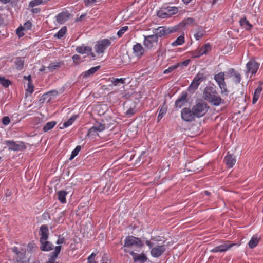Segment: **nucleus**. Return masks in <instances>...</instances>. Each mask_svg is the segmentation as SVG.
Returning a JSON list of instances; mask_svg holds the SVG:
<instances>
[{
	"label": "nucleus",
	"mask_w": 263,
	"mask_h": 263,
	"mask_svg": "<svg viewBox=\"0 0 263 263\" xmlns=\"http://www.w3.org/2000/svg\"><path fill=\"white\" fill-rule=\"evenodd\" d=\"M203 98L214 106L220 105L223 101L216 90L212 87H206L204 89Z\"/></svg>",
	"instance_id": "1"
},
{
	"label": "nucleus",
	"mask_w": 263,
	"mask_h": 263,
	"mask_svg": "<svg viewBox=\"0 0 263 263\" xmlns=\"http://www.w3.org/2000/svg\"><path fill=\"white\" fill-rule=\"evenodd\" d=\"M178 12V8L177 7L167 6L163 7L157 11V16L161 18H166L171 17Z\"/></svg>",
	"instance_id": "2"
},
{
	"label": "nucleus",
	"mask_w": 263,
	"mask_h": 263,
	"mask_svg": "<svg viewBox=\"0 0 263 263\" xmlns=\"http://www.w3.org/2000/svg\"><path fill=\"white\" fill-rule=\"evenodd\" d=\"M145 243L151 249V254L154 257L158 258L161 256L166 250V248L164 245H157L154 246V243L149 240H146Z\"/></svg>",
	"instance_id": "3"
},
{
	"label": "nucleus",
	"mask_w": 263,
	"mask_h": 263,
	"mask_svg": "<svg viewBox=\"0 0 263 263\" xmlns=\"http://www.w3.org/2000/svg\"><path fill=\"white\" fill-rule=\"evenodd\" d=\"M214 79L220 88L221 94L227 96L229 91L227 88V85L225 82L224 73L220 72L215 74L214 76Z\"/></svg>",
	"instance_id": "4"
},
{
	"label": "nucleus",
	"mask_w": 263,
	"mask_h": 263,
	"mask_svg": "<svg viewBox=\"0 0 263 263\" xmlns=\"http://www.w3.org/2000/svg\"><path fill=\"white\" fill-rule=\"evenodd\" d=\"M209 107L204 102L198 103L192 107L193 111L196 117L200 118L208 111Z\"/></svg>",
	"instance_id": "5"
},
{
	"label": "nucleus",
	"mask_w": 263,
	"mask_h": 263,
	"mask_svg": "<svg viewBox=\"0 0 263 263\" xmlns=\"http://www.w3.org/2000/svg\"><path fill=\"white\" fill-rule=\"evenodd\" d=\"M178 29V26H174L171 28H167L164 26H160L155 29V31L154 32V35H156L157 38L158 39V37H162L172 32H176Z\"/></svg>",
	"instance_id": "6"
},
{
	"label": "nucleus",
	"mask_w": 263,
	"mask_h": 263,
	"mask_svg": "<svg viewBox=\"0 0 263 263\" xmlns=\"http://www.w3.org/2000/svg\"><path fill=\"white\" fill-rule=\"evenodd\" d=\"M142 246V242L139 238L133 236H128L125 239L124 245L122 249L124 250V248H127L129 250V248L133 247H141Z\"/></svg>",
	"instance_id": "7"
},
{
	"label": "nucleus",
	"mask_w": 263,
	"mask_h": 263,
	"mask_svg": "<svg viewBox=\"0 0 263 263\" xmlns=\"http://www.w3.org/2000/svg\"><path fill=\"white\" fill-rule=\"evenodd\" d=\"M158 42V39L154 34L149 35H144L143 45L145 48L148 50L153 49L156 47Z\"/></svg>",
	"instance_id": "8"
},
{
	"label": "nucleus",
	"mask_w": 263,
	"mask_h": 263,
	"mask_svg": "<svg viewBox=\"0 0 263 263\" xmlns=\"http://www.w3.org/2000/svg\"><path fill=\"white\" fill-rule=\"evenodd\" d=\"M205 79L204 73H198L195 76L188 87V90L190 92H194L198 87L201 82Z\"/></svg>",
	"instance_id": "9"
},
{
	"label": "nucleus",
	"mask_w": 263,
	"mask_h": 263,
	"mask_svg": "<svg viewBox=\"0 0 263 263\" xmlns=\"http://www.w3.org/2000/svg\"><path fill=\"white\" fill-rule=\"evenodd\" d=\"M5 143L8 146V149L11 151H21L26 148V146L23 141L15 142L12 140H6Z\"/></svg>",
	"instance_id": "10"
},
{
	"label": "nucleus",
	"mask_w": 263,
	"mask_h": 263,
	"mask_svg": "<svg viewBox=\"0 0 263 263\" xmlns=\"http://www.w3.org/2000/svg\"><path fill=\"white\" fill-rule=\"evenodd\" d=\"M111 45V42L108 39H104L97 42L95 46V50L98 54H102Z\"/></svg>",
	"instance_id": "11"
},
{
	"label": "nucleus",
	"mask_w": 263,
	"mask_h": 263,
	"mask_svg": "<svg viewBox=\"0 0 263 263\" xmlns=\"http://www.w3.org/2000/svg\"><path fill=\"white\" fill-rule=\"evenodd\" d=\"M237 245V243H230L229 241H223L221 244L211 250L210 252L212 253L225 252L230 250L232 247Z\"/></svg>",
	"instance_id": "12"
},
{
	"label": "nucleus",
	"mask_w": 263,
	"mask_h": 263,
	"mask_svg": "<svg viewBox=\"0 0 263 263\" xmlns=\"http://www.w3.org/2000/svg\"><path fill=\"white\" fill-rule=\"evenodd\" d=\"M106 128L105 124L103 123L96 122L88 130L87 136H94L97 132H101Z\"/></svg>",
	"instance_id": "13"
},
{
	"label": "nucleus",
	"mask_w": 263,
	"mask_h": 263,
	"mask_svg": "<svg viewBox=\"0 0 263 263\" xmlns=\"http://www.w3.org/2000/svg\"><path fill=\"white\" fill-rule=\"evenodd\" d=\"M124 251L126 253H129V254L132 255L135 262L145 263L147 260V257L144 253L139 254L133 251H130L127 248H124Z\"/></svg>",
	"instance_id": "14"
},
{
	"label": "nucleus",
	"mask_w": 263,
	"mask_h": 263,
	"mask_svg": "<svg viewBox=\"0 0 263 263\" xmlns=\"http://www.w3.org/2000/svg\"><path fill=\"white\" fill-rule=\"evenodd\" d=\"M181 116L182 120L186 122H191L195 119V115L193 109L191 110L189 108H183L181 112Z\"/></svg>",
	"instance_id": "15"
},
{
	"label": "nucleus",
	"mask_w": 263,
	"mask_h": 263,
	"mask_svg": "<svg viewBox=\"0 0 263 263\" xmlns=\"http://www.w3.org/2000/svg\"><path fill=\"white\" fill-rule=\"evenodd\" d=\"M259 65V63H257L255 60H250L246 64V73H251L252 74H255L258 69Z\"/></svg>",
	"instance_id": "16"
},
{
	"label": "nucleus",
	"mask_w": 263,
	"mask_h": 263,
	"mask_svg": "<svg viewBox=\"0 0 263 263\" xmlns=\"http://www.w3.org/2000/svg\"><path fill=\"white\" fill-rule=\"evenodd\" d=\"M133 53L136 57L141 58L144 53L145 49L141 44L136 43L133 47Z\"/></svg>",
	"instance_id": "17"
},
{
	"label": "nucleus",
	"mask_w": 263,
	"mask_h": 263,
	"mask_svg": "<svg viewBox=\"0 0 263 263\" xmlns=\"http://www.w3.org/2000/svg\"><path fill=\"white\" fill-rule=\"evenodd\" d=\"M70 16V14L67 11H63L56 15L57 21L61 24H64L68 21Z\"/></svg>",
	"instance_id": "18"
},
{
	"label": "nucleus",
	"mask_w": 263,
	"mask_h": 263,
	"mask_svg": "<svg viewBox=\"0 0 263 263\" xmlns=\"http://www.w3.org/2000/svg\"><path fill=\"white\" fill-rule=\"evenodd\" d=\"M228 73L229 77H233V81L235 83L238 84L241 82V74L234 68H230L228 70Z\"/></svg>",
	"instance_id": "19"
},
{
	"label": "nucleus",
	"mask_w": 263,
	"mask_h": 263,
	"mask_svg": "<svg viewBox=\"0 0 263 263\" xmlns=\"http://www.w3.org/2000/svg\"><path fill=\"white\" fill-rule=\"evenodd\" d=\"M39 234L41 236L40 241H43L48 239L49 236V230L47 225L43 224L41 226Z\"/></svg>",
	"instance_id": "20"
},
{
	"label": "nucleus",
	"mask_w": 263,
	"mask_h": 263,
	"mask_svg": "<svg viewBox=\"0 0 263 263\" xmlns=\"http://www.w3.org/2000/svg\"><path fill=\"white\" fill-rule=\"evenodd\" d=\"M186 92H183L179 98H178L175 102V107L178 108H181L187 102Z\"/></svg>",
	"instance_id": "21"
},
{
	"label": "nucleus",
	"mask_w": 263,
	"mask_h": 263,
	"mask_svg": "<svg viewBox=\"0 0 263 263\" xmlns=\"http://www.w3.org/2000/svg\"><path fill=\"white\" fill-rule=\"evenodd\" d=\"M224 162L229 168H232L236 163V159L233 155L228 153L224 158Z\"/></svg>",
	"instance_id": "22"
},
{
	"label": "nucleus",
	"mask_w": 263,
	"mask_h": 263,
	"mask_svg": "<svg viewBox=\"0 0 263 263\" xmlns=\"http://www.w3.org/2000/svg\"><path fill=\"white\" fill-rule=\"evenodd\" d=\"M239 24L246 31L250 30L253 27V25L250 23L245 17L239 20Z\"/></svg>",
	"instance_id": "23"
},
{
	"label": "nucleus",
	"mask_w": 263,
	"mask_h": 263,
	"mask_svg": "<svg viewBox=\"0 0 263 263\" xmlns=\"http://www.w3.org/2000/svg\"><path fill=\"white\" fill-rule=\"evenodd\" d=\"M260 239V237L257 235H253L248 242L249 247L251 249L254 248L258 245Z\"/></svg>",
	"instance_id": "24"
},
{
	"label": "nucleus",
	"mask_w": 263,
	"mask_h": 263,
	"mask_svg": "<svg viewBox=\"0 0 263 263\" xmlns=\"http://www.w3.org/2000/svg\"><path fill=\"white\" fill-rule=\"evenodd\" d=\"M40 249L43 251H49L53 248V245L47 240L40 241Z\"/></svg>",
	"instance_id": "25"
},
{
	"label": "nucleus",
	"mask_w": 263,
	"mask_h": 263,
	"mask_svg": "<svg viewBox=\"0 0 263 263\" xmlns=\"http://www.w3.org/2000/svg\"><path fill=\"white\" fill-rule=\"evenodd\" d=\"M14 63L16 68L18 70H21L24 68L25 63L24 58L16 57L14 60Z\"/></svg>",
	"instance_id": "26"
},
{
	"label": "nucleus",
	"mask_w": 263,
	"mask_h": 263,
	"mask_svg": "<svg viewBox=\"0 0 263 263\" xmlns=\"http://www.w3.org/2000/svg\"><path fill=\"white\" fill-rule=\"evenodd\" d=\"M194 22V19L191 17L184 18L181 22L179 24L178 27H186L188 26H192L193 25Z\"/></svg>",
	"instance_id": "27"
},
{
	"label": "nucleus",
	"mask_w": 263,
	"mask_h": 263,
	"mask_svg": "<svg viewBox=\"0 0 263 263\" xmlns=\"http://www.w3.org/2000/svg\"><path fill=\"white\" fill-rule=\"evenodd\" d=\"M68 193L64 190L59 191L57 192V199L61 203H66V197Z\"/></svg>",
	"instance_id": "28"
},
{
	"label": "nucleus",
	"mask_w": 263,
	"mask_h": 263,
	"mask_svg": "<svg viewBox=\"0 0 263 263\" xmlns=\"http://www.w3.org/2000/svg\"><path fill=\"white\" fill-rule=\"evenodd\" d=\"M167 110V106L166 105V102L163 103V105L159 108V114L157 117L158 121H159L166 114Z\"/></svg>",
	"instance_id": "29"
},
{
	"label": "nucleus",
	"mask_w": 263,
	"mask_h": 263,
	"mask_svg": "<svg viewBox=\"0 0 263 263\" xmlns=\"http://www.w3.org/2000/svg\"><path fill=\"white\" fill-rule=\"evenodd\" d=\"M76 51L80 54L88 53L89 52L92 51V49L89 46H80L77 47L76 49Z\"/></svg>",
	"instance_id": "30"
},
{
	"label": "nucleus",
	"mask_w": 263,
	"mask_h": 263,
	"mask_svg": "<svg viewBox=\"0 0 263 263\" xmlns=\"http://www.w3.org/2000/svg\"><path fill=\"white\" fill-rule=\"evenodd\" d=\"M14 263H29V260L26 257V254H20V256L15 257Z\"/></svg>",
	"instance_id": "31"
},
{
	"label": "nucleus",
	"mask_w": 263,
	"mask_h": 263,
	"mask_svg": "<svg viewBox=\"0 0 263 263\" xmlns=\"http://www.w3.org/2000/svg\"><path fill=\"white\" fill-rule=\"evenodd\" d=\"M100 66H97L91 68L90 69L86 71L82 74L83 78H87L93 74L97 70H98L100 69Z\"/></svg>",
	"instance_id": "32"
},
{
	"label": "nucleus",
	"mask_w": 263,
	"mask_h": 263,
	"mask_svg": "<svg viewBox=\"0 0 263 263\" xmlns=\"http://www.w3.org/2000/svg\"><path fill=\"white\" fill-rule=\"evenodd\" d=\"M61 249H62L61 246H56L54 248V251L52 252V253H51V254L50 255L49 260L55 261V258L57 257L58 255L60 253Z\"/></svg>",
	"instance_id": "33"
},
{
	"label": "nucleus",
	"mask_w": 263,
	"mask_h": 263,
	"mask_svg": "<svg viewBox=\"0 0 263 263\" xmlns=\"http://www.w3.org/2000/svg\"><path fill=\"white\" fill-rule=\"evenodd\" d=\"M262 91V87L261 86H258L255 90L253 100L252 103L253 104H255L257 101L258 100L259 96L260 95L261 92Z\"/></svg>",
	"instance_id": "34"
},
{
	"label": "nucleus",
	"mask_w": 263,
	"mask_h": 263,
	"mask_svg": "<svg viewBox=\"0 0 263 263\" xmlns=\"http://www.w3.org/2000/svg\"><path fill=\"white\" fill-rule=\"evenodd\" d=\"M199 51L200 52V54L202 55L203 54H205L209 52H210L211 49L212 47L210 44L208 43L205 44L204 46L201 47V48H198Z\"/></svg>",
	"instance_id": "35"
},
{
	"label": "nucleus",
	"mask_w": 263,
	"mask_h": 263,
	"mask_svg": "<svg viewBox=\"0 0 263 263\" xmlns=\"http://www.w3.org/2000/svg\"><path fill=\"white\" fill-rule=\"evenodd\" d=\"M185 42L184 35H180L177 39L171 43L172 46H177L183 44Z\"/></svg>",
	"instance_id": "36"
},
{
	"label": "nucleus",
	"mask_w": 263,
	"mask_h": 263,
	"mask_svg": "<svg viewBox=\"0 0 263 263\" xmlns=\"http://www.w3.org/2000/svg\"><path fill=\"white\" fill-rule=\"evenodd\" d=\"M56 124L57 122L55 121H53L48 122L44 126L43 130L44 132H47L52 129Z\"/></svg>",
	"instance_id": "37"
},
{
	"label": "nucleus",
	"mask_w": 263,
	"mask_h": 263,
	"mask_svg": "<svg viewBox=\"0 0 263 263\" xmlns=\"http://www.w3.org/2000/svg\"><path fill=\"white\" fill-rule=\"evenodd\" d=\"M67 32V28L65 26L62 27L59 31L55 34L54 37L58 39H61L63 37Z\"/></svg>",
	"instance_id": "38"
},
{
	"label": "nucleus",
	"mask_w": 263,
	"mask_h": 263,
	"mask_svg": "<svg viewBox=\"0 0 263 263\" xmlns=\"http://www.w3.org/2000/svg\"><path fill=\"white\" fill-rule=\"evenodd\" d=\"M76 118H77L76 116H73L71 117L68 121L65 122L63 123V126L60 127V128L63 129L64 128L70 126L73 123V122L76 119Z\"/></svg>",
	"instance_id": "39"
},
{
	"label": "nucleus",
	"mask_w": 263,
	"mask_h": 263,
	"mask_svg": "<svg viewBox=\"0 0 263 263\" xmlns=\"http://www.w3.org/2000/svg\"><path fill=\"white\" fill-rule=\"evenodd\" d=\"M125 78H114L111 80V83L114 86H118L119 84H123L125 83Z\"/></svg>",
	"instance_id": "40"
},
{
	"label": "nucleus",
	"mask_w": 263,
	"mask_h": 263,
	"mask_svg": "<svg viewBox=\"0 0 263 263\" xmlns=\"http://www.w3.org/2000/svg\"><path fill=\"white\" fill-rule=\"evenodd\" d=\"M0 83L4 87H8L11 84V82L9 79L0 76Z\"/></svg>",
	"instance_id": "41"
},
{
	"label": "nucleus",
	"mask_w": 263,
	"mask_h": 263,
	"mask_svg": "<svg viewBox=\"0 0 263 263\" xmlns=\"http://www.w3.org/2000/svg\"><path fill=\"white\" fill-rule=\"evenodd\" d=\"M190 61H191L190 59H187L182 62L176 63V66L177 67V68H178V67H181V68L186 67L189 65Z\"/></svg>",
	"instance_id": "42"
},
{
	"label": "nucleus",
	"mask_w": 263,
	"mask_h": 263,
	"mask_svg": "<svg viewBox=\"0 0 263 263\" xmlns=\"http://www.w3.org/2000/svg\"><path fill=\"white\" fill-rule=\"evenodd\" d=\"M81 149V146H77L72 151L71 155L69 158V160H72L79 154Z\"/></svg>",
	"instance_id": "43"
},
{
	"label": "nucleus",
	"mask_w": 263,
	"mask_h": 263,
	"mask_svg": "<svg viewBox=\"0 0 263 263\" xmlns=\"http://www.w3.org/2000/svg\"><path fill=\"white\" fill-rule=\"evenodd\" d=\"M204 35V30L198 29L196 33L194 34V37L196 40H199Z\"/></svg>",
	"instance_id": "44"
},
{
	"label": "nucleus",
	"mask_w": 263,
	"mask_h": 263,
	"mask_svg": "<svg viewBox=\"0 0 263 263\" xmlns=\"http://www.w3.org/2000/svg\"><path fill=\"white\" fill-rule=\"evenodd\" d=\"M128 26L122 27L117 33V34L119 38L122 36L123 34L128 30Z\"/></svg>",
	"instance_id": "45"
},
{
	"label": "nucleus",
	"mask_w": 263,
	"mask_h": 263,
	"mask_svg": "<svg viewBox=\"0 0 263 263\" xmlns=\"http://www.w3.org/2000/svg\"><path fill=\"white\" fill-rule=\"evenodd\" d=\"M190 54L193 58H197L201 56L198 48L194 51L190 52Z\"/></svg>",
	"instance_id": "46"
},
{
	"label": "nucleus",
	"mask_w": 263,
	"mask_h": 263,
	"mask_svg": "<svg viewBox=\"0 0 263 263\" xmlns=\"http://www.w3.org/2000/svg\"><path fill=\"white\" fill-rule=\"evenodd\" d=\"M60 63L59 62H54L51 63L48 67V68L51 70L53 71L56 69L60 66Z\"/></svg>",
	"instance_id": "47"
},
{
	"label": "nucleus",
	"mask_w": 263,
	"mask_h": 263,
	"mask_svg": "<svg viewBox=\"0 0 263 263\" xmlns=\"http://www.w3.org/2000/svg\"><path fill=\"white\" fill-rule=\"evenodd\" d=\"M58 94V92L55 90H53L45 93V96H49L50 98H48V101H49L51 99L52 96H56Z\"/></svg>",
	"instance_id": "48"
},
{
	"label": "nucleus",
	"mask_w": 263,
	"mask_h": 263,
	"mask_svg": "<svg viewBox=\"0 0 263 263\" xmlns=\"http://www.w3.org/2000/svg\"><path fill=\"white\" fill-rule=\"evenodd\" d=\"M32 23L30 21L25 22L23 26H20L24 30H28L31 28Z\"/></svg>",
	"instance_id": "49"
},
{
	"label": "nucleus",
	"mask_w": 263,
	"mask_h": 263,
	"mask_svg": "<svg viewBox=\"0 0 263 263\" xmlns=\"http://www.w3.org/2000/svg\"><path fill=\"white\" fill-rule=\"evenodd\" d=\"M96 254L94 253H92L87 258V263H97L95 258Z\"/></svg>",
	"instance_id": "50"
},
{
	"label": "nucleus",
	"mask_w": 263,
	"mask_h": 263,
	"mask_svg": "<svg viewBox=\"0 0 263 263\" xmlns=\"http://www.w3.org/2000/svg\"><path fill=\"white\" fill-rule=\"evenodd\" d=\"M176 69H177V67L176 66V64H175V65L170 66L167 69H165L163 73L164 74H168L169 73H171V72H172L173 71L175 70Z\"/></svg>",
	"instance_id": "51"
},
{
	"label": "nucleus",
	"mask_w": 263,
	"mask_h": 263,
	"mask_svg": "<svg viewBox=\"0 0 263 263\" xmlns=\"http://www.w3.org/2000/svg\"><path fill=\"white\" fill-rule=\"evenodd\" d=\"M12 251L15 253L16 254V256L15 257H18V256H20V254H26V252L25 251H23V252H20L18 250V249L16 247H14L12 248Z\"/></svg>",
	"instance_id": "52"
},
{
	"label": "nucleus",
	"mask_w": 263,
	"mask_h": 263,
	"mask_svg": "<svg viewBox=\"0 0 263 263\" xmlns=\"http://www.w3.org/2000/svg\"><path fill=\"white\" fill-rule=\"evenodd\" d=\"M28 91L30 94H31L34 91V86L32 83V82H30L28 83V88L26 90Z\"/></svg>",
	"instance_id": "53"
},
{
	"label": "nucleus",
	"mask_w": 263,
	"mask_h": 263,
	"mask_svg": "<svg viewBox=\"0 0 263 263\" xmlns=\"http://www.w3.org/2000/svg\"><path fill=\"white\" fill-rule=\"evenodd\" d=\"M2 123L5 125H7L10 123V119L8 116H5L2 118Z\"/></svg>",
	"instance_id": "54"
},
{
	"label": "nucleus",
	"mask_w": 263,
	"mask_h": 263,
	"mask_svg": "<svg viewBox=\"0 0 263 263\" xmlns=\"http://www.w3.org/2000/svg\"><path fill=\"white\" fill-rule=\"evenodd\" d=\"M24 30L21 27H18L16 29V34L19 37H22L24 35V33L23 32Z\"/></svg>",
	"instance_id": "55"
},
{
	"label": "nucleus",
	"mask_w": 263,
	"mask_h": 263,
	"mask_svg": "<svg viewBox=\"0 0 263 263\" xmlns=\"http://www.w3.org/2000/svg\"><path fill=\"white\" fill-rule=\"evenodd\" d=\"M42 218L44 220H49L51 219L50 215L49 213L45 212L42 214Z\"/></svg>",
	"instance_id": "56"
},
{
	"label": "nucleus",
	"mask_w": 263,
	"mask_h": 263,
	"mask_svg": "<svg viewBox=\"0 0 263 263\" xmlns=\"http://www.w3.org/2000/svg\"><path fill=\"white\" fill-rule=\"evenodd\" d=\"M97 0H84L86 6H89L95 3Z\"/></svg>",
	"instance_id": "57"
},
{
	"label": "nucleus",
	"mask_w": 263,
	"mask_h": 263,
	"mask_svg": "<svg viewBox=\"0 0 263 263\" xmlns=\"http://www.w3.org/2000/svg\"><path fill=\"white\" fill-rule=\"evenodd\" d=\"M86 14H82L80 16H77L76 22H80L81 21L85 16Z\"/></svg>",
	"instance_id": "58"
},
{
	"label": "nucleus",
	"mask_w": 263,
	"mask_h": 263,
	"mask_svg": "<svg viewBox=\"0 0 263 263\" xmlns=\"http://www.w3.org/2000/svg\"><path fill=\"white\" fill-rule=\"evenodd\" d=\"M65 241V239L64 237H59L58 239L57 240L56 243L58 245L63 244Z\"/></svg>",
	"instance_id": "59"
},
{
	"label": "nucleus",
	"mask_w": 263,
	"mask_h": 263,
	"mask_svg": "<svg viewBox=\"0 0 263 263\" xmlns=\"http://www.w3.org/2000/svg\"><path fill=\"white\" fill-rule=\"evenodd\" d=\"M74 62H77L80 59V57L78 54H74L72 57Z\"/></svg>",
	"instance_id": "60"
},
{
	"label": "nucleus",
	"mask_w": 263,
	"mask_h": 263,
	"mask_svg": "<svg viewBox=\"0 0 263 263\" xmlns=\"http://www.w3.org/2000/svg\"><path fill=\"white\" fill-rule=\"evenodd\" d=\"M134 114V110L132 108H130L126 111V115H132Z\"/></svg>",
	"instance_id": "61"
},
{
	"label": "nucleus",
	"mask_w": 263,
	"mask_h": 263,
	"mask_svg": "<svg viewBox=\"0 0 263 263\" xmlns=\"http://www.w3.org/2000/svg\"><path fill=\"white\" fill-rule=\"evenodd\" d=\"M24 79L27 80L28 82H31V77L30 75L24 76Z\"/></svg>",
	"instance_id": "62"
},
{
	"label": "nucleus",
	"mask_w": 263,
	"mask_h": 263,
	"mask_svg": "<svg viewBox=\"0 0 263 263\" xmlns=\"http://www.w3.org/2000/svg\"><path fill=\"white\" fill-rule=\"evenodd\" d=\"M31 11L33 13H37L40 11V10L38 8H35L32 9Z\"/></svg>",
	"instance_id": "63"
},
{
	"label": "nucleus",
	"mask_w": 263,
	"mask_h": 263,
	"mask_svg": "<svg viewBox=\"0 0 263 263\" xmlns=\"http://www.w3.org/2000/svg\"><path fill=\"white\" fill-rule=\"evenodd\" d=\"M160 236L154 237H152L151 239L154 241H160V240L159 239Z\"/></svg>",
	"instance_id": "64"
}]
</instances>
